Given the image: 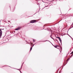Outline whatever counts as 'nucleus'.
Masks as SVG:
<instances>
[{
  "label": "nucleus",
  "instance_id": "nucleus-1",
  "mask_svg": "<svg viewBox=\"0 0 73 73\" xmlns=\"http://www.w3.org/2000/svg\"><path fill=\"white\" fill-rule=\"evenodd\" d=\"M1 30H4V29H0V38H1V36H2V31Z\"/></svg>",
  "mask_w": 73,
  "mask_h": 73
},
{
  "label": "nucleus",
  "instance_id": "nucleus-2",
  "mask_svg": "<svg viewBox=\"0 0 73 73\" xmlns=\"http://www.w3.org/2000/svg\"><path fill=\"white\" fill-rule=\"evenodd\" d=\"M36 20H33L30 21L31 23H36Z\"/></svg>",
  "mask_w": 73,
  "mask_h": 73
},
{
  "label": "nucleus",
  "instance_id": "nucleus-3",
  "mask_svg": "<svg viewBox=\"0 0 73 73\" xmlns=\"http://www.w3.org/2000/svg\"><path fill=\"white\" fill-rule=\"evenodd\" d=\"M56 38H58L59 41H60L61 43H62V40H61V38H60V37H56Z\"/></svg>",
  "mask_w": 73,
  "mask_h": 73
},
{
  "label": "nucleus",
  "instance_id": "nucleus-4",
  "mask_svg": "<svg viewBox=\"0 0 73 73\" xmlns=\"http://www.w3.org/2000/svg\"><path fill=\"white\" fill-rule=\"evenodd\" d=\"M21 28L20 27H18L17 29H16L15 30V31H19V30H20L21 29Z\"/></svg>",
  "mask_w": 73,
  "mask_h": 73
},
{
  "label": "nucleus",
  "instance_id": "nucleus-5",
  "mask_svg": "<svg viewBox=\"0 0 73 73\" xmlns=\"http://www.w3.org/2000/svg\"><path fill=\"white\" fill-rule=\"evenodd\" d=\"M52 34H51V36H50V37H51V38H52V39H53V40H54V38H52V36H52Z\"/></svg>",
  "mask_w": 73,
  "mask_h": 73
},
{
  "label": "nucleus",
  "instance_id": "nucleus-6",
  "mask_svg": "<svg viewBox=\"0 0 73 73\" xmlns=\"http://www.w3.org/2000/svg\"><path fill=\"white\" fill-rule=\"evenodd\" d=\"M33 42H35V39H33Z\"/></svg>",
  "mask_w": 73,
  "mask_h": 73
},
{
  "label": "nucleus",
  "instance_id": "nucleus-7",
  "mask_svg": "<svg viewBox=\"0 0 73 73\" xmlns=\"http://www.w3.org/2000/svg\"><path fill=\"white\" fill-rule=\"evenodd\" d=\"M13 68V69H17V70H19V69H17L15 68Z\"/></svg>",
  "mask_w": 73,
  "mask_h": 73
},
{
  "label": "nucleus",
  "instance_id": "nucleus-8",
  "mask_svg": "<svg viewBox=\"0 0 73 73\" xmlns=\"http://www.w3.org/2000/svg\"><path fill=\"white\" fill-rule=\"evenodd\" d=\"M32 48L31 47V48H30V51H31V50H32Z\"/></svg>",
  "mask_w": 73,
  "mask_h": 73
},
{
  "label": "nucleus",
  "instance_id": "nucleus-9",
  "mask_svg": "<svg viewBox=\"0 0 73 73\" xmlns=\"http://www.w3.org/2000/svg\"><path fill=\"white\" fill-rule=\"evenodd\" d=\"M45 41H48V40H45L44 41H42V42H45Z\"/></svg>",
  "mask_w": 73,
  "mask_h": 73
},
{
  "label": "nucleus",
  "instance_id": "nucleus-10",
  "mask_svg": "<svg viewBox=\"0 0 73 73\" xmlns=\"http://www.w3.org/2000/svg\"><path fill=\"white\" fill-rule=\"evenodd\" d=\"M54 46L55 48H57V46Z\"/></svg>",
  "mask_w": 73,
  "mask_h": 73
},
{
  "label": "nucleus",
  "instance_id": "nucleus-11",
  "mask_svg": "<svg viewBox=\"0 0 73 73\" xmlns=\"http://www.w3.org/2000/svg\"><path fill=\"white\" fill-rule=\"evenodd\" d=\"M50 42V43H51V44L52 45H53V46H54V45H53V44H52V43H51V42Z\"/></svg>",
  "mask_w": 73,
  "mask_h": 73
},
{
  "label": "nucleus",
  "instance_id": "nucleus-12",
  "mask_svg": "<svg viewBox=\"0 0 73 73\" xmlns=\"http://www.w3.org/2000/svg\"><path fill=\"white\" fill-rule=\"evenodd\" d=\"M23 64H24V63H23V64H22V66H21V67H22V66H23Z\"/></svg>",
  "mask_w": 73,
  "mask_h": 73
},
{
  "label": "nucleus",
  "instance_id": "nucleus-13",
  "mask_svg": "<svg viewBox=\"0 0 73 73\" xmlns=\"http://www.w3.org/2000/svg\"><path fill=\"white\" fill-rule=\"evenodd\" d=\"M73 53V51H72L71 53V54H72Z\"/></svg>",
  "mask_w": 73,
  "mask_h": 73
},
{
  "label": "nucleus",
  "instance_id": "nucleus-14",
  "mask_svg": "<svg viewBox=\"0 0 73 73\" xmlns=\"http://www.w3.org/2000/svg\"><path fill=\"white\" fill-rule=\"evenodd\" d=\"M20 70V73H21V71H20V70Z\"/></svg>",
  "mask_w": 73,
  "mask_h": 73
},
{
  "label": "nucleus",
  "instance_id": "nucleus-15",
  "mask_svg": "<svg viewBox=\"0 0 73 73\" xmlns=\"http://www.w3.org/2000/svg\"><path fill=\"white\" fill-rule=\"evenodd\" d=\"M60 49L61 50H62V48H60Z\"/></svg>",
  "mask_w": 73,
  "mask_h": 73
},
{
  "label": "nucleus",
  "instance_id": "nucleus-16",
  "mask_svg": "<svg viewBox=\"0 0 73 73\" xmlns=\"http://www.w3.org/2000/svg\"><path fill=\"white\" fill-rule=\"evenodd\" d=\"M67 60H68H68H69V59H67Z\"/></svg>",
  "mask_w": 73,
  "mask_h": 73
},
{
  "label": "nucleus",
  "instance_id": "nucleus-17",
  "mask_svg": "<svg viewBox=\"0 0 73 73\" xmlns=\"http://www.w3.org/2000/svg\"><path fill=\"white\" fill-rule=\"evenodd\" d=\"M14 33H15V31H14Z\"/></svg>",
  "mask_w": 73,
  "mask_h": 73
},
{
  "label": "nucleus",
  "instance_id": "nucleus-18",
  "mask_svg": "<svg viewBox=\"0 0 73 73\" xmlns=\"http://www.w3.org/2000/svg\"><path fill=\"white\" fill-rule=\"evenodd\" d=\"M35 45V44H34L33 45V46Z\"/></svg>",
  "mask_w": 73,
  "mask_h": 73
},
{
  "label": "nucleus",
  "instance_id": "nucleus-19",
  "mask_svg": "<svg viewBox=\"0 0 73 73\" xmlns=\"http://www.w3.org/2000/svg\"><path fill=\"white\" fill-rule=\"evenodd\" d=\"M61 21V20H60V21H59V22H60V21Z\"/></svg>",
  "mask_w": 73,
  "mask_h": 73
},
{
  "label": "nucleus",
  "instance_id": "nucleus-20",
  "mask_svg": "<svg viewBox=\"0 0 73 73\" xmlns=\"http://www.w3.org/2000/svg\"><path fill=\"white\" fill-rule=\"evenodd\" d=\"M46 6L45 7H46ZM46 7H48V6H47Z\"/></svg>",
  "mask_w": 73,
  "mask_h": 73
},
{
  "label": "nucleus",
  "instance_id": "nucleus-21",
  "mask_svg": "<svg viewBox=\"0 0 73 73\" xmlns=\"http://www.w3.org/2000/svg\"><path fill=\"white\" fill-rule=\"evenodd\" d=\"M8 22H10V21H8Z\"/></svg>",
  "mask_w": 73,
  "mask_h": 73
},
{
  "label": "nucleus",
  "instance_id": "nucleus-22",
  "mask_svg": "<svg viewBox=\"0 0 73 73\" xmlns=\"http://www.w3.org/2000/svg\"><path fill=\"white\" fill-rule=\"evenodd\" d=\"M60 52H61V51L60 50Z\"/></svg>",
  "mask_w": 73,
  "mask_h": 73
},
{
  "label": "nucleus",
  "instance_id": "nucleus-23",
  "mask_svg": "<svg viewBox=\"0 0 73 73\" xmlns=\"http://www.w3.org/2000/svg\"><path fill=\"white\" fill-rule=\"evenodd\" d=\"M73 27H72V28H73Z\"/></svg>",
  "mask_w": 73,
  "mask_h": 73
},
{
  "label": "nucleus",
  "instance_id": "nucleus-24",
  "mask_svg": "<svg viewBox=\"0 0 73 73\" xmlns=\"http://www.w3.org/2000/svg\"><path fill=\"white\" fill-rule=\"evenodd\" d=\"M69 59H70V58H69Z\"/></svg>",
  "mask_w": 73,
  "mask_h": 73
},
{
  "label": "nucleus",
  "instance_id": "nucleus-25",
  "mask_svg": "<svg viewBox=\"0 0 73 73\" xmlns=\"http://www.w3.org/2000/svg\"><path fill=\"white\" fill-rule=\"evenodd\" d=\"M9 67H11L9 66Z\"/></svg>",
  "mask_w": 73,
  "mask_h": 73
}]
</instances>
